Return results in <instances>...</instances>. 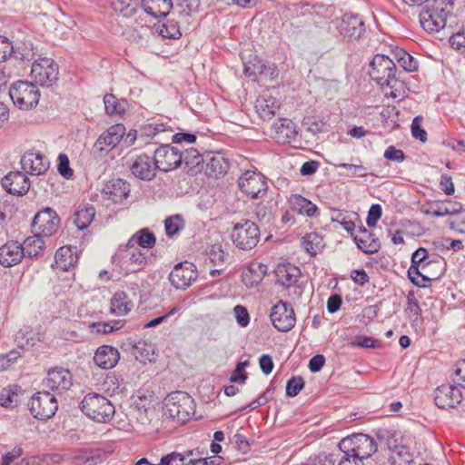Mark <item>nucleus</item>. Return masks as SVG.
Returning a JSON list of instances; mask_svg holds the SVG:
<instances>
[{"label": "nucleus", "instance_id": "f3484780", "mask_svg": "<svg viewBox=\"0 0 465 465\" xmlns=\"http://www.w3.org/2000/svg\"><path fill=\"white\" fill-rule=\"evenodd\" d=\"M461 399L460 388L451 384H442L434 392L435 404L443 410L456 407Z\"/></svg>", "mask_w": 465, "mask_h": 465}, {"label": "nucleus", "instance_id": "3c124183", "mask_svg": "<svg viewBox=\"0 0 465 465\" xmlns=\"http://www.w3.org/2000/svg\"><path fill=\"white\" fill-rule=\"evenodd\" d=\"M165 232L168 236L178 233L184 226L183 218L179 215H173L165 220Z\"/></svg>", "mask_w": 465, "mask_h": 465}, {"label": "nucleus", "instance_id": "cd10ccee", "mask_svg": "<svg viewBox=\"0 0 465 465\" xmlns=\"http://www.w3.org/2000/svg\"><path fill=\"white\" fill-rule=\"evenodd\" d=\"M73 465H97L104 460V454L97 449H85L74 451Z\"/></svg>", "mask_w": 465, "mask_h": 465}, {"label": "nucleus", "instance_id": "2eb2a0df", "mask_svg": "<svg viewBox=\"0 0 465 465\" xmlns=\"http://www.w3.org/2000/svg\"><path fill=\"white\" fill-rule=\"evenodd\" d=\"M128 167L132 174L143 181H151L156 174V164L154 158L147 154H139L128 160Z\"/></svg>", "mask_w": 465, "mask_h": 465}, {"label": "nucleus", "instance_id": "412c9836", "mask_svg": "<svg viewBox=\"0 0 465 465\" xmlns=\"http://www.w3.org/2000/svg\"><path fill=\"white\" fill-rule=\"evenodd\" d=\"M355 224L351 221V235L359 250L366 254H374L381 249V242L374 234L364 227L360 228V234L353 233Z\"/></svg>", "mask_w": 465, "mask_h": 465}, {"label": "nucleus", "instance_id": "9d476101", "mask_svg": "<svg viewBox=\"0 0 465 465\" xmlns=\"http://www.w3.org/2000/svg\"><path fill=\"white\" fill-rule=\"evenodd\" d=\"M239 187L242 193L253 199L263 196L268 189L265 177L262 173L246 171L239 178Z\"/></svg>", "mask_w": 465, "mask_h": 465}, {"label": "nucleus", "instance_id": "6ab92c4d", "mask_svg": "<svg viewBox=\"0 0 465 465\" xmlns=\"http://www.w3.org/2000/svg\"><path fill=\"white\" fill-rule=\"evenodd\" d=\"M3 188L14 195H25L30 189V181L23 172H9L2 179Z\"/></svg>", "mask_w": 465, "mask_h": 465}, {"label": "nucleus", "instance_id": "ea45409f", "mask_svg": "<svg viewBox=\"0 0 465 465\" xmlns=\"http://www.w3.org/2000/svg\"><path fill=\"white\" fill-rule=\"evenodd\" d=\"M302 246L309 254L316 255L324 247L323 239L316 232L308 233L302 238Z\"/></svg>", "mask_w": 465, "mask_h": 465}, {"label": "nucleus", "instance_id": "6e6d98bb", "mask_svg": "<svg viewBox=\"0 0 465 465\" xmlns=\"http://www.w3.org/2000/svg\"><path fill=\"white\" fill-rule=\"evenodd\" d=\"M160 35L167 38H179L181 32L178 25L175 22L168 21L163 24L160 28Z\"/></svg>", "mask_w": 465, "mask_h": 465}, {"label": "nucleus", "instance_id": "5701e85b", "mask_svg": "<svg viewBox=\"0 0 465 465\" xmlns=\"http://www.w3.org/2000/svg\"><path fill=\"white\" fill-rule=\"evenodd\" d=\"M103 193L113 203H120L129 196L130 184L123 179H112L104 184Z\"/></svg>", "mask_w": 465, "mask_h": 465}, {"label": "nucleus", "instance_id": "c756f323", "mask_svg": "<svg viewBox=\"0 0 465 465\" xmlns=\"http://www.w3.org/2000/svg\"><path fill=\"white\" fill-rule=\"evenodd\" d=\"M275 273L277 282L285 287H290L296 283L301 275L300 269L290 263L279 265Z\"/></svg>", "mask_w": 465, "mask_h": 465}, {"label": "nucleus", "instance_id": "de8ad7c7", "mask_svg": "<svg viewBox=\"0 0 465 465\" xmlns=\"http://www.w3.org/2000/svg\"><path fill=\"white\" fill-rule=\"evenodd\" d=\"M112 8L124 17H131L136 13V5L133 0H113Z\"/></svg>", "mask_w": 465, "mask_h": 465}, {"label": "nucleus", "instance_id": "72a5a7b5", "mask_svg": "<svg viewBox=\"0 0 465 465\" xmlns=\"http://www.w3.org/2000/svg\"><path fill=\"white\" fill-rule=\"evenodd\" d=\"M289 203L292 205V211L302 215L312 216L318 209L314 203L300 194L291 195Z\"/></svg>", "mask_w": 465, "mask_h": 465}, {"label": "nucleus", "instance_id": "774afa93", "mask_svg": "<svg viewBox=\"0 0 465 465\" xmlns=\"http://www.w3.org/2000/svg\"><path fill=\"white\" fill-rule=\"evenodd\" d=\"M450 43L451 46L460 51H465V31L457 33L450 36Z\"/></svg>", "mask_w": 465, "mask_h": 465}, {"label": "nucleus", "instance_id": "79ce46f5", "mask_svg": "<svg viewBox=\"0 0 465 465\" xmlns=\"http://www.w3.org/2000/svg\"><path fill=\"white\" fill-rule=\"evenodd\" d=\"M42 235L35 232V235L27 237L22 245L24 255L28 257H35L39 254L44 245Z\"/></svg>", "mask_w": 465, "mask_h": 465}, {"label": "nucleus", "instance_id": "6e6552de", "mask_svg": "<svg viewBox=\"0 0 465 465\" xmlns=\"http://www.w3.org/2000/svg\"><path fill=\"white\" fill-rule=\"evenodd\" d=\"M31 77L39 85L49 86L58 78V65L51 58H39L32 64Z\"/></svg>", "mask_w": 465, "mask_h": 465}, {"label": "nucleus", "instance_id": "09e8293b", "mask_svg": "<svg viewBox=\"0 0 465 465\" xmlns=\"http://www.w3.org/2000/svg\"><path fill=\"white\" fill-rule=\"evenodd\" d=\"M377 437L381 443H384L392 452L396 451L401 445L396 431L391 432L389 430H381L379 432Z\"/></svg>", "mask_w": 465, "mask_h": 465}, {"label": "nucleus", "instance_id": "603ef678", "mask_svg": "<svg viewBox=\"0 0 465 465\" xmlns=\"http://www.w3.org/2000/svg\"><path fill=\"white\" fill-rule=\"evenodd\" d=\"M365 25L361 17L351 15V38L360 39L365 34Z\"/></svg>", "mask_w": 465, "mask_h": 465}, {"label": "nucleus", "instance_id": "e433bc0d", "mask_svg": "<svg viewBox=\"0 0 465 465\" xmlns=\"http://www.w3.org/2000/svg\"><path fill=\"white\" fill-rule=\"evenodd\" d=\"M105 113L110 116L122 115L125 112L126 101L118 100L113 94L104 96Z\"/></svg>", "mask_w": 465, "mask_h": 465}, {"label": "nucleus", "instance_id": "4be33fe9", "mask_svg": "<svg viewBox=\"0 0 465 465\" xmlns=\"http://www.w3.org/2000/svg\"><path fill=\"white\" fill-rule=\"evenodd\" d=\"M125 134V127L117 124L110 126L96 140L94 146L99 151H108L114 148L123 139Z\"/></svg>", "mask_w": 465, "mask_h": 465}, {"label": "nucleus", "instance_id": "4468645a", "mask_svg": "<svg viewBox=\"0 0 465 465\" xmlns=\"http://www.w3.org/2000/svg\"><path fill=\"white\" fill-rule=\"evenodd\" d=\"M270 317L272 325L280 331L292 330L296 322L292 307L282 301L272 308Z\"/></svg>", "mask_w": 465, "mask_h": 465}, {"label": "nucleus", "instance_id": "c85d7f7f", "mask_svg": "<svg viewBox=\"0 0 465 465\" xmlns=\"http://www.w3.org/2000/svg\"><path fill=\"white\" fill-rule=\"evenodd\" d=\"M156 239L154 235L147 229H141L131 236L127 242V247L148 250L155 245Z\"/></svg>", "mask_w": 465, "mask_h": 465}, {"label": "nucleus", "instance_id": "7c9ffc66", "mask_svg": "<svg viewBox=\"0 0 465 465\" xmlns=\"http://www.w3.org/2000/svg\"><path fill=\"white\" fill-rule=\"evenodd\" d=\"M276 138L280 143H291L297 134L295 124L287 118L280 119L274 124Z\"/></svg>", "mask_w": 465, "mask_h": 465}, {"label": "nucleus", "instance_id": "423d86ee", "mask_svg": "<svg viewBox=\"0 0 465 465\" xmlns=\"http://www.w3.org/2000/svg\"><path fill=\"white\" fill-rule=\"evenodd\" d=\"M446 20L447 12L443 7V3H438L436 0L427 5L420 13V25L429 33H436L443 29Z\"/></svg>", "mask_w": 465, "mask_h": 465}, {"label": "nucleus", "instance_id": "7ed1b4c3", "mask_svg": "<svg viewBox=\"0 0 465 465\" xmlns=\"http://www.w3.org/2000/svg\"><path fill=\"white\" fill-rule=\"evenodd\" d=\"M261 232L258 225L250 220H242L234 223L231 239L235 246L241 250L253 249L259 242Z\"/></svg>", "mask_w": 465, "mask_h": 465}, {"label": "nucleus", "instance_id": "f8f14e48", "mask_svg": "<svg viewBox=\"0 0 465 465\" xmlns=\"http://www.w3.org/2000/svg\"><path fill=\"white\" fill-rule=\"evenodd\" d=\"M60 219L51 208L38 212L32 222L33 231L42 236L53 235L58 229Z\"/></svg>", "mask_w": 465, "mask_h": 465}, {"label": "nucleus", "instance_id": "680f3d73", "mask_svg": "<svg viewBox=\"0 0 465 465\" xmlns=\"http://www.w3.org/2000/svg\"><path fill=\"white\" fill-rule=\"evenodd\" d=\"M58 161H59V163H58L57 169H58L59 173L66 179L71 178L74 174V172L69 166L68 156L64 153H60L58 156Z\"/></svg>", "mask_w": 465, "mask_h": 465}, {"label": "nucleus", "instance_id": "39448f33", "mask_svg": "<svg viewBox=\"0 0 465 465\" xmlns=\"http://www.w3.org/2000/svg\"><path fill=\"white\" fill-rule=\"evenodd\" d=\"M9 95L16 106L21 109H29L38 104L40 93L32 83L18 81L10 87Z\"/></svg>", "mask_w": 465, "mask_h": 465}, {"label": "nucleus", "instance_id": "c9c22d12", "mask_svg": "<svg viewBox=\"0 0 465 465\" xmlns=\"http://www.w3.org/2000/svg\"><path fill=\"white\" fill-rule=\"evenodd\" d=\"M77 262V256L74 254L70 247H61L55 253V262L64 271L74 267Z\"/></svg>", "mask_w": 465, "mask_h": 465}, {"label": "nucleus", "instance_id": "864d4df0", "mask_svg": "<svg viewBox=\"0 0 465 465\" xmlns=\"http://www.w3.org/2000/svg\"><path fill=\"white\" fill-rule=\"evenodd\" d=\"M352 347H360L363 349H380L382 347L381 343L371 337L358 335L354 338V341L351 342Z\"/></svg>", "mask_w": 465, "mask_h": 465}, {"label": "nucleus", "instance_id": "bf43d9fd", "mask_svg": "<svg viewBox=\"0 0 465 465\" xmlns=\"http://www.w3.org/2000/svg\"><path fill=\"white\" fill-rule=\"evenodd\" d=\"M20 357L21 353L17 350H12L6 354L0 355V371L9 368Z\"/></svg>", "mask_w": 465, "mask_h": 465}, {"label": "nucleus", "instance_id": "ddd939ff", "mask_svg": "<svg viewBox=\"0 0 465 465\" xmlns=\"http://www.w3.org/2000/svg\"><path fill=\"white\" fill-rule=\"evenodd\" d=\"M156 168L162 172H169L182 165L180 149L171 145H162L154 152Z\"/></svg>", "mask_w": 465, "mask_h": 465}, {"label": "nucleus", "instance_id": "13d9d810", "mask_svg": "<svg viewBox=\"0 0 465 465\" xmlns=\"http://www.w3.org/2000/svg\"><path fill=\"white\" fill-rule=\"evenodd\" d=\"M347 212L339 209L330 210V219L333 223H337L343 227L346 232H349V221L347 220Z\"/></svg>", "mask_w": 465, "mask_h": 465}, {"label": "nucleus", "instance_id": "8fccbe9b", "mask_svg": "<svg viewBox=\"0 0 465 465\" xmlns=\"http://www.w3.org/2000/svg\"><path fill=\"white\" fill-rule=\"evenodd\" d=\"M193 451H188L185 455L178 452H172L163 456L160 460V465H185L187 457L191 456Z\"/></svg>", "mask_w": 465, "mask_h": 465}, {"label": "nucleus", "instance_id": "aec40b11", "mask_svg": "<svg viewBox=\"0 0 465 465\" xmlns=\"http://www.w3.org/2000/svg\"><path fill=\"white\" fill-rule=\"evenodd\" d=\"M21 165L23 170L31 175H41L48 170L50 163L41 153L29 151L22 156Z\"/></svg>", "mask_w": 465, "mask_h": 465}, {"label": "nucleus", "instance_id": "e2e57ef3", "mask_svg": "<svg viewBox=\"0 0 465 465\" xmlns=\"http://www.w3.org/2000/svg\"><path fill=\"white\" fill-rule=\"evenodd\" d=\"M233 312L235 319L237 321V323L241 327H246L250 322V316L248 313L247 309L242 305H236L233 308Z\"/></svg>", "mask_w": 465, "mask_h": 465}, {"label": "nucleus", "instance_id": "a878e982", "mask_svg": "<svg viewBox=\"0 0 465 465\" xmlns=\"http://www.w3.org/2000/svg\"><path fill=\"white\" fill-rule=\"evenodd\" d=\"M119 358V352L115 348L104 345L95 351L94 361L102 369H111L116 365Z\"/></svg>", "mask_w": 465, "mask_h": 465}, {"label": "nucleus", "instance_id": "a211bd4d", "mask_svg": "<svg viewBox=\"0 0 465 465\" xmlns=\"http://www.w3.org/2000/svg\"><path fill=\"white\" fill-rule=\"evenodd\" d=\"M351 457L370 458L376 450L377 444L369 435L361 432L351 433Z\"/></svg>", "mask_w": 465, "mask_h": 465}, {"label": "nucleus", "instance_id": "b1692460", "mask_svg": "<svg viewBox=\"0 0 465 465\" xmlns=\"http://www.w3.org/2000/svg\"><path fill=\"white\" fill-rule=\"evenodd\" d=\"M24 256L22 245L17 242H8L0 248V264L4 267L16 265Z\"/></svg>", "mask_w": 465, "mask_h": 465}, {"label": "nucleus", "instance_id": "393cba45", "mask_svg": "<svg viewBox=\"0 0 465 465\" xmlns=\"http://www.w3.org/2000/svg\"><path fill=\"white\" fill-rule=\"evenodd\" d=\"M280 109V102L269 93L261 94L255 102V110L263 120H271Z\"/></svg>", "mask_w": 465, "mask_h": 465}, {"label": "nucleus", "instance_id": "20e7f679", "mask_svg": "<svg viewBox=\"0 0 465 465\" xmlns=\"http://www.w3.org/2000/svg\"><path fill=\"white\" fill-rule=\"evenodd\" d=\"M119 266L125 273H134L142 271L153 261V255L148 250L139 248H124L119 252Z\"/></svg>", "mask_w": 465, "mask_h": 465}, {"label": "nucleus", "instance_id": "c03bdc74", "mask_svg": "<svg viewBox=\"0 0 465 465\" xmlns=\"http://www.w3.org/2000/svg\"><path fill=\"white\" fill-rule=\"evenodd\" d=\"M94 213L93 206L81 209L74 213V223L79 230L86 229L92 223Z\"/></svg>", "mask_w": 465, "mask_h": 465}, {"label": "nucleus", "instance_id": "f03ea898", "mask_svg": "<svg viewBox=\"0 0 465 465\" xmlns=\"http://www.w3.org/2000/svg\"><path fill=\"white\" fill-rule=\"evenodd\" d=\"M80 409L84 415L102 423L110 421L115 412L111 401L98 393L85 395L80 403Z\"/></svg>", "mask_w": 465, "mask_h": 465}, {"label": "nucleus", "instance_id": "0e129e2a", "mask_svg": "<svg viewBox=\"0 0 465 465\" xmlns=\"http://www.w3.org/2000/svg\"><path fill=\"white\" fill-rule=\"evenodd\" d=\"M382 210L381 206L378 203L372 204L368 212V216L366 219L367 225L369 227H373L377 224L378 221L381 217Z\"/></svg>", "mask_w": 465, "mask_h": 465}, {"label": "nucleus", "instance_id": "dca6fc26", "mask_svg": "<svg viewBox=\"0 0 465 465\" xmlns=\"http://www.w3.org/2000/svg\"><path fill=\"white\" fill-rule=\"evenodd\" d=\"M73 384V376L71 372L64 368L55 367L47 371L46 377L43 381L45 388L59 394L68 391Z\"/></svg>", "mask_w": 465, "mask_h": 465}, {"label": "nucleus", "instance_id": "69168bd1", "mask_svg": "<svg viewBox=\"0 0 465 465\" xmlns=\"http://www.w3.org/2000/svg\"><path fill=\"white\" fill-rule=\"evenodd\" d=\"M454 382L461 388L465 389V360L457 362L454 371Z\"/></svg>", "mask_w": 465, "mask_h": 465}, {"label": "nucleus", "instance_id": "a19ab883", "mask_svg": "<svg viewBox=\"0 0 465 465\" xmlns=\"http://www.w3.org/2000/svg\"><path fill=\"white\" fill-rule=\"evenodd\" d=\"M442 274V268H440L435 272L430 271V273H427L424 271L420 272L419 265L411 264L408 270V275L410 280L417 286H424V283H420L417 281V277H421L423 282H430L433 279L439 278Z\"/></svg>", "mask_w": 465, "mask_h": 465}, {"label": "nucleus", "instance_id": "4c0bfd02", "mask_svg": "<svg viewBox=\"0 0 465 465\" xmlns=\"http://www.w3.org/2000/svg\"><path fill=\"white\" fill-rule=\"evenodd\" d=\"M180 155L182 156V164H184V168L188 172L193 171L203 162V155L193 147L185 149L183 152L180 150Z\"/></svg>", "mask_w": 465, "mask_h": 465}, {"label": "nucleus", "instance_id": "052dcab7", "mask_svg": "<svg viewBox=\"0 0 465 465\" xmlns=\"http://www.w3.org/2000/svg\"><path fill=\"white\" fill-rule=\"evenodd\" d=\"M411 134L414 138L424 143L427 141V133L421 128V116H416L411 123Z\"/></svg>", "mask_w": 465, "mask_h": 465}, {"label": "nucleus", "instance_id": "2f4dec72", "mask_svg": "<svg viewBox=\"0 0 465 465\" xmlns=\"http://www.w3.org/2000/svg\"><path fill=\"white\" fill-rule=\"evenodd\" d=\"M267 266L262 263H252L242 273L245 285L252 287L257 285L265 276Z\"/></svg>", "mask_w": 465, "mask_h": 465}, {"label": "nucleus", "instance_id": "a18cd8bd", "mask_svg": "<svg viewBox=\"0 0 465 465\" xmlns=\"http://www.w3.org/2000/svg\"><path fill=\"white\" fill-rule=\"evenodd\" d=\"M394 58L406 72H414L418 68V62L414 57L403 49H396L393 52Z\"/></svg>", "mask_w": 465, "mask_h": 465}, {"label": "nucleus", "instance_id": "5fc2aeb1", "mask_svg": "<svg viewBox=\"0 0 465 465\" xmlns=\"http://www.w3.org/2000/svg\"><path fill=\"white\" fill-rule=\"evenodd\" d=\"M304 387V381L301 376L292 377L286 384V394L290 397H295Z\"/></svg>", "mask_w": 465, "mask_h": 465}, {"label": "nucleus", "instance_id": "f704fd0d", "mask_svg": "<svg viewBox=\"0 0 465 465\" xmlns=\"http://www.w3.org/2000/svg\"><path fill=\"white\" fill-rule=\"evenodd\" d=\"M386 95L400 100L406 96L407 87L403 81L396 77L395 74L385 81L384 86H381Z\"/></svg>", "mask_w": 465, "mask_h": 465}, {"label": "nucleus", "instance_id": "4d7b16f0", "mask_svg": "<svg viewBox=\"0 0 465 465\" xmlns=\"http://www.w3.org/2000/svg\"><path fill=\"white\" fill-rule=\"evenodd\" d=\"M405 312L414 318L413 321H416L418 317L420 316L421 309L418 300L412 292H409L407 296V307Z\"/></svg>", "mask_w": 465, "mask_h": 465}, {"label": "nucleus", "instance_id": "1a4fd4ad", "mask_svg": "<svg viewBox=\"0 0 465 465\" xmlns=\"http://www.w3.org/2000/svg\"><path fill=\"white\" fill-rule=\"evenodd\" d=\"M198 272L193 263H177L169 274V281L176 290H186L197 280Z\"/></svg>", "mask_w": 465, "mask_h": 465}, {"label": "nucleus", "instance_id": "338daca9", "mask_svg": "<svg viewBox=\"0 0 465 465\" xmlns=\"http://www.w3.org/2000/svg\"><path fill=\"white\" fill-rule=\"evenodd\" d=\"M450 229L465 234V211L461 212L455 220L449 223Z\"/></svg>", "mask_w": 465, "mask_h": 465}, {"label": "nucleus", "instance_id": "f257e3e1", "mask_svg": "<svg viewBox=\"0 0 465 465\" xmlns=\"http://www.w3.org/2000/svg\"><path fill=\"white\" fill-rule=\"evenodd\" d=\"M164 414L173 420L184 423L195 412L193 399L183 391H174L164 400Z\"/></svg>", "mask_w": 465, "mask_h": 465}, {"label": "nucleus", "instance_id": "58836bf2", "mask_svg": "<svg viewBox=\"0 0 465 465\" xmlns=\"http://www.w3.org/2000/svg\"><path fill=\"white\" fill-rule=\"evenodd\" d=\"M274 72L275 69L273 66L266 65L262 64L261 61H257L256 63H252L251 61L248 63H244L243 73L247 76H256L257 74H270L271 78H273Z\"/></svg>", "mask_w": 465, "mask_h": 465}, {"label": "nucleus", "instance_id": "473e14b6", "mask_svg": "<svg viewBox=\"0 0 465 465\" xmlns=\"http://www.w3.org/2000/svg\"><path fill=\"white\" fill-rule=\"evenodd\" d=\"M133 308V302L124 292H117L111 300L110 311L116 316L127 314Z\"/></svg>", "mask_w": 465, "mask_h": 465}, {"label": "nucleus", "instance_id": "49530a36", "mask_svg": "<svg viewBox=\"0 0 465 465\" xmlns=\"http://www.w3.org/2000/svg\"><path fill=\"white\" fill-rule=\"evenodd\" d=\"M207 168L215 178L227 173L229 163L223 155H216L211 158L207 164Z\"/></svg>", "mask_w": 465, "mask_h": 465}, {"label": "nucleus", "instance_id": "0eeeda50", "mask_svg": "<svg viewBox=\"0 0 465 465\" xmlns=\"http://www.w3.org/2000/svg\"><path fill=\"white\" fill-rule=\"evenodd\" d=\"M28 407L35 418L46 420L55 414L58 404L54 395L51 394L49 391H44L34 394L28 403Z\"/></svg>", "mask_w": 465, "mask_h": 465}, {"label": "nucleus", "instance_id": "9b49d317", "mask_svg": "<svg viewBox=\"0 0 465 465\" xmlns=\"http://www.w3.org/2000/svg\"><path fill=\"white\" fill-rule=\"evenodd\" d=\"M370 67V76L381 86H384L385 81L396 73L393 60L381 54L374 55Z\"/></svg>", "mask_w": 465, "mask_h": 465}, {"label": "nucleus", "instance_id": "37998d69", "mask_svg": "<svg viewBox=\"0 0 465 465\" xmlns=\"http://www.w3.org/2000/svg\"><path fill=\"white\" fill-rule=\"evenodd\" d=\"M428 255V251L425 248H419L416 250L411 256V264L420 265L421 264V270L427 273H430L431 267L441 268L440 262L439 261H430L424 263V261Z\"/></svg>", "mask_w": 465, "mask_h": 465}, {"label": "nucleus", "instance_id": "bb28decb", "mask_svg": "<svg viewBox=\"0 0 465 465\" xmlns=\"http://www.w3.org/2000/svg\"><path fill=\"white\" fill-rule=\"evenodd\" d=\"M143 11L153 17H165L173 8L172 0H142Z\"/></svg>", "mask_w": 465, "mask_h": 465}]
</instances>
